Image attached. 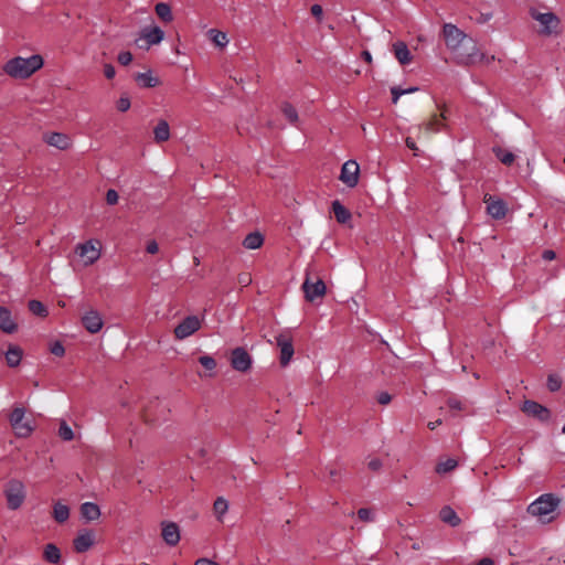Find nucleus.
Wrapping results in <instances>:
<instances>
[{"label": "nucleus", "instance_id": "58836bf2", "mask_svg": "<svg viewBox=\"0 0 565 565\" xmlns=\"http://www.w3.org/2000/svg\"><path fill=\"white\" fill-rule=\"evenodd\" d=\"M25 417V408L21 406H17L12 409L9 415V423L11 426H15V422L19 419H24Z\"/></svg>", "mask_w": 565, "mask_h": 565}, {"label": "nucleus", "instance_id": "c85d7f7f", "mask_svg": "<svg viewBox=\"0 0 565 565\" xmlns=\"http://www.w3.org/2000/svg\"><path fill=\"white\" fill-rule=\"evenodd\" d=\"M157 142L167 141L170 138V127L166 120H160L153 130Z\"/></svg>", "mask_w": 565, "mask_h": 565}, {"label": "nucleus", "instance_id": "680f3d73", "mask_svg": "<svg viewBox=\"0 0 565 565\" xmlns=\"http://www.w3.org/2000/svg\"><path fill=\"white\" fill-rule=\"evenodd\" d=\"M441 424V419H437L435 422H429L427 424V427L430 429V430H434L437 428V426H439Z\"/></svg>", "mask_w": 565, "mask_h": 565}, {"label": "nucleus", "instance_id": "dca6fc26", "mask_svg": "<svg viewBox=\"0 0 565 565\" xmlns=\"http://www.w3.org/2000/svg\"><path fill=\"white\" fill-rule=\"evenodd\" d=\"M0 330L8 334L18 330V324L12 319L11 311L4 306H0Z\"/></svg>", "mask_w": 565, "mask_h": 565}, {"label": "nucleus", "instance_id": "8fccbe9b", "mask_svg": "<svg viewBox=\"0 0 565 565\" xmlns=\"http://www.w3.org/2000/svg\"><path fill=\"white\" fill-rule=\"evenodd\" d=\"M392 103L397 104L398 99L404 95V89L401 86L391 87Z\"/></svg>", "mask_w": 565, "mask_h": 565}, {"label": "nucleus", "instance_id": "de8ad7c7", "mask_svg": "<svg viewBox=\"0 0 565 565\" xmlns=\"http://www.w3.org/2000/svg\"><path fill=\"white\" fill-rule=\"evenodd\" d=\"M119 200L118 192L114 189H109L106 192V202L109 205H115Z\"/></svg>", "mask_w": 565, "mask_h": 565}, {"label": "nucleus", "instance_id": "f704fd0d", "mask_svg": "<svg viewBox=\"0 0 565 565\" xmlns=\"http://www.w3.org/2000/svg\"><path fill=\"white\" fill-rule=\"evenodd\" d=\"M210 34H211V40L212 42L218 46V47H224L227 45L228 43V39H227V35L226 33L222 32V31H218V30H215V29H211L210 30Z\"/></svg>", "mask_w": 565, "mask_h": 565}, {"label": "nucleus", "instance_id": "09e8293b", "mask_svg": "<svg viewBox=\"0 0 565 565\" xmlns=\"http://www.w3.org/2000/svg\"><path fill=\"white\" fill-rule=\"evenodd\" d=\"M131 106L130 99L128 97L121 96L117 102V109L121 113L127 111Z\"/></svg>", "mask_w": 565, "mask_h": 565}, {"label": "nucleus", "instance_id": "2eb2a0df", "mask_svg": "<svg viewBox=\"0 0 565 565\" xmlns=\"http://www.w3.org/2000/svg\"><path fill=\"white\" fill-rule=\"evenodd\" d=\"M532 17L543 26L544 33H552L558 23V19L553 12H535Z\"/></svg>", "mask_w": 565, "mask_h": 565}, {"label": "nucleus", "instance_id": "423d86ee", "mask_svg": "<svg viewBox=\"0 0 565 565\" xmlns=\"http://www.w3.org/2000/svg\"><path fill=\"white\" fill-rule=\"evenodd\" d=\"M253 364L250 354L242 347H237L232 351L231 365L235 371L247 372Z\"/></svg>", "mask_w": 565, "mask_h": 565}, {"label": "nucleus", "instance_id": "f8f14e48", "mask_svg": "<svg viewBox=\"0 0 565 565\" xmlns=\"http://www.w3.org/2000/svg\"><path fill=\"white\" fill-rule=\"evenodd\" d=\"M82 324L89 333H97L102 330L104 321L97 310L90 309L82 317Z\"/></svg>", "mask_w": 565, "mask_h": 565}, {"label": "nucleus", "instance_id": "7c9ffc66", "mask_svg": "<svg viewBox=\"0 0 565 565\" xmlns=\"http://www.w3.org/2000/svg\"><path fill=\"white\" fill-rule=\"evenodd\" d=\"M53 518L58 523H64L70 518V508L66 504L56 502L53 507Z\"/></svg>", "mask_w": 565, "mask_h": 565}, {"label": "nucleus", "instance_id": "e433bc0d", "mask_svg": "<svg viewBox=\"0 0 565 565\" xmlns=\"http://www.w3.org/2000/svg\"><path fill=\"white\" fill-rule=\"evenodd\" d=\"M58 436L65 441H71L74 439V431L65 420H62L60 424Z\"/></svg>", "mask_w": 565, "mask_h": 565}, {"label": "nucleus", "instance_id": "f3484780", "mask_svg": "<svg viewBox=\"0 0 565 565\" xmlns=\"http://www.w3.org/2000/svg\"><path fill=\"white\" fill-rule=\"evenodd\" d=\"M141 36L147 41L148 45H156L163 41L164 31L160 26L153 25L145 28L141 32Z\"/></svg>", "mask_w": 565, "mask_h": 565}, {"label": "nucleus", "instance_id": "aec40b11", "mask_svg": "<svg viewBox=\"0 0 565 565\" xmlns=\"http://www.w3.org/2000/svg\"><path fill=\"white\" fill-rule=\"evenodd\" d=\"M439 518L444 523L452 527L459 526L461 523V519L450 505H445L441 508L439 511Z\"/></svg>", "mask_w": 565, "mask_h": 565}, {"label": "nucleus", "instance_id": "f03ea898", "mask_svg": "<svg viewBox=\"0 0 565 565\" xmlns=\"http://www.w3.org/2000/svg\"><path fill=\"white\" fill-rule=\"evenodd\" d=\"M3 494L7 500L8 509L15 511L23 504L26 498V489L21 480L12 478L6 483Z\"/></svg>", "mask_w": 565, "mask_h": 565}, {"label": "nucleus", "instance_id": "20e7f679", "mask_svg": "<svg viewBox=\"0 0 565 565\" xmlns=\"http://www.w3.org/2000/svg\"><path fill=\"white\" fill-rule=\"evenodd\" d=\"M521 409L526 415L532 416L544 424L548 423L552 418V413L546 406L532 399H525Z\"/></svg>", "mask_w": 565, "mask_h": 565}, {"label": "nucleus", "instance_id": "bf43d9fd", "mask_svg": "<svg viewBox=\"0 0 565 565\" xmlns=\"http://www.w3.org/2000/svg\"><path fill=\"white\" fill-rule=\"evenodd\" d=\"M362 58L367 62V63H371L372 62V54L370 51L367 50H364L361 54Z\"/></svg>", "mask_w": 565, "mask_h": 565}, {"label": "nucleus", "instance_id": "f257e3e1", "mask_svg": "<svg viewBox=\"0 0 565 565\" xmlns=\"http://www.w3.org/2000/svg\"><path fill=\"white\" fill-rule=\"evenodd\" d=\"M44 60L40 54L29 57L14 56L6 62L3 72L12 78L26 79L42 68Z\"/></svg>", "mask_w": 565, "mask_h": 565}, {"label": "nucleus", "instance_id": "79ce46f5", "mask_svg": "<svg viewBox=\"0 0 565 565\" xmlns=\"http://www.w3.org/2000/svg\"><path fill=\"white\" fill-rule=\"evenodd\" d=\"M444 127V117L440 115H435L431 120L429 121L428 128L431 131H439Z\"/></svg>", "mask_w": 565, "mask_h": 565}, {"label": "nucleus", "instance_id": "a878e982", "mask_svg": "<svg viewBox=\"0 0 565 565\" xmlns=\"http://www.w3.org/2000/svg\"><path fill=\"white\" fill-rule=\"evenodd\" d=\"M135 81L143 88H153L159 84V79L152 75L151 71L137 73Z\"/></svg>", "mask_w": 565, "mask_h": 565}, {"label": "nucleus", "instance_id": "1a4fd4ad", "mask_svg": "<svg viewBox=\"0 0 565 565\" xmlns=\"http://www.w3.org/2000/svg\"><path fill=\"white\" fill-rule=\"evenodd\" d=\"M302 290L306 299L308 301H313L317 298L324 296L327 292V286L322 279H317V281L312 282L309 277H307L302 284Z\"/></svg>", "mask_w": 565, "mask_h": 565}, {"label": "nucleus", "instance_id": "13d9d810", "mask_svg": "<svg viewBox=\"0 0 565 565\" xmlns=\"http://www.w3.org/2000/svg\"><path fill=\"white\" fill-rule=\"evenodd\" d=\"M543 259L553 260L556 257V253L552 249H545L542 254Z\"/></svg>", "mask_w": 565, "mask_h": 565}, {"label": "nucleus", "instance_id": "603ef678", "mask_svg": "<svg viewBox=\"0 0 565 565\" xmlns=\"http://www.w3.org/2000/svg\"><path fill=\"white\" fill-rule=\"evenodd\" d=\"M104 74H105V76H106L108 79L114 78V77H115V75H116V70H115L114 65H113V64H109V63L105 64V65H104Z\"/></svg>", "mask_w": 565, "mask_h": 565}, {"label": "nucleus", "instance_id": "4d7b16f0", "mask_svg": "<svg viewBox=\"0 0 565 565\" xmlns=\"http://www.w3.org/2000/svg\"><path fill=\"white\" fill-rule=\"evenodd\" d=\"M146 250L149 254H156L159 250L158 243L156 241H151L147 244Z\"/></svg>", "mask_w": 565, "mask_h": 565}, {"label": "nucleus", "instance_id": "7ed1b4c3", "mask_svg": "<svg viewBox=\"0 0 565 565\" xmlns=\"http://www.w3.org/2000/svg\"><path fill=\"white\" fill-rule=\"evenodd\" d=\"M561 503L559 498L554 493H544L531 502L527 512L533 516L544 518L554 512Z\"/></svg>", "mask_w": 565, "mask_h": 565}, {"label": "nucleus", "instance_id": "6ab92c4d", "mask_svg": "<svg viewBox=\"0 0 565 565\" xmlns=\"http://www.w3.org/2000/svg\"><path fill=\"white\" fill-rule=\"evenodd\" d=\"M331 211L333 212L337 222L340 224H345L352 217L351 212L338 199L332 201Z\"/></svg>", "mask_w": 565, "mask_h": 565}, {"label": "nucleus", "instance_id": "338daca9", "mask_svg": "<svg viewBox=\"0 0 565 565\" xmlns=\"http://www.w3.org/2000/svg\"><path fill=\"white\" fill-rule=\"evenodd\" d=\"M138 565H150V564L142 562V563H139Z\"/></svg>", "mask_w": 565, "mask_h": 565}, {"label": "nucleus", "instance_id": "e2e57ef3", "mask_svg": "<svg viewBox=\"0 0 565 565\" xmlns=\"http://www.w3.org/2000/svg\"><path fill=\"white\" fill-rule=\"evenodd\" d=\"M477 565H494V563L491 558L484 557Z\"/></svg>", "mask_w": 565, "mask_h": 565}, {"label": "nucleus", "instance_id": "4c0bfd02", "mask_svg": "<svg viewBox=\"0 0 565 565\" xmlns=\"http://www.w3.org/2000/svg\"><path fill=\"white\" fill-rule=\"evenodd\" d=\"M228 502L223 497H218L214 502V513L218 520L227 512Z\"/></svg>", "mask_w": 565, "mask_h": 565}, {"label": "nucleus", "instance_id": "4468645a", "mask_svg": "<svg viewBox=\"0 0 565 565\" xmlns=\"http://www.w3.org/2000/svg\"><path fill=\"white\" fill-rule=\"evenodd\" d=\"M487 213L494 220H502L508 213V204L502 199L486 200Z\"/></svg>", "mask_w": 565, "mask_h": 565}, {"label": "nucleus", "instance_id": "052dcab7", "mask_svg": "<svg viewBox=\"0 0 565 565\" xmlns=\"http://www.w3.org/2000/svg\"><path fill=\"white\" fill-rule=\"evenodd\" d=\"M403 89H404V95H408V94H413L415 92H418L419 87L418 86H409V87L403 88Z\"/></svg>", "mask_w": 565, "mask_h": 565}, {"label": "nucleus", "instance_id": "4be33fe9", "mask_svg": "<svg viewBox=\"0 0 565 565\" xmlns=\"http://www.w3.org/2000/svg\"><path fill=\"white\" fill-rule=\"evenodd\" d=\"M43 558L53 565H57L62 561V553L58 546L54 543H47L43 548Z\"/></svg>", "mask_w": 565, "mask_h": 565}, {"label": "nucleus", "instance_id": "412c9836", "mask_svg": "<svg viewBox=\"0 0 565 565\" xmlns=\"http://www.w3.org/2000/svg\"><path fill=\"white\" fill-rule=\"evenodd\" d=\"M393 49H394V55H395L396 60L402 65H407L412 62V58H413L412 53L404 42L398 41V42L394 43Z\"/></svg>", "mask_w": 565, "mask_h": 565}, {"label": "nucleus", "instance_id": "49530a36", "mask_svg": "<svg viewBox=\"0 0 565 565\" xmlns=\"http://www.w3.org/2000/svg\"><path fill=\"white\" fill-rule=\"evenodd\" d=\"M358 516L360 520L362 521H365V522H369V521H372L373 520V512L371 509H367V508H361L359 511H358Z\"/></svg>", "mask_w": 565, "mask_h": 565}, {"label": "nucleus", "instance_id": "3c124183", "mask_svg": "<svg viewBox=\"0 0 565 565\" xmlns=\"http://www.w3.org/2000/svg\"><path fill=\"white\" fill-rule=\"evenodd\" d=\"M376 399H377L379 404L387 405L391 403L392 396L388 392H381V393H379Z\"/></svg>", "mask_w": 565, "mask_h": 565}, {"label": "nucleus", "instance_id": "c03bdc74", "mask_svg": "<svg viewBox=\"0 0 565 565\" xmlns=\"http://www.w3.org/2000/svg\"><path fill=\"white\" fill-rule=\"evenodd\" d=\"M483 57L484 55L477 50L476 45H472V52L468 54L467 61L468 63H477Z\"/></svg>", "mask_w": 565, "mask_h": 565}, {"label": "nucleus", "instance_id": "5701e85b", "mask_svg": "<svg viewBox=\"0 0 565 565\" xmlns=\"http://www.w3.org/2000/svg\"><path fill=\"white\" fill-rule=\"evenodd\" d=\"M4 355L7 364L10 367H17L21 363L23 351L20 347L15 344H10Z\"/></svg>", "mask_w": 565, "mask_h": 565}, {"label": "nucleus", "instance_id": "393cba45", "mask_svg": "<svg viewBox=\"0 0 565 565\" xmlns=\"http://www.w3.org/2000/svg\"><path fill=\"white\" fill-rule=\"evenodd\" d=\"M78 254L87 257L88 263H94L99 257V250L93 245L92 241L85 242L78 246Z\"/></svg>", "mask_w": 565, "mask_h": 565}, {"label": "nucleus", "instance_id": "cd10ccee", "mask_svg": "<svg viewBox=\"0 0 565 565\" xmlns=\"http://www.w3.org/2000/svg\"><path fill=\"white\" fill-rule=\"evenodd\" d=\"M154 12L160 20L168 23L173 20L172 10L169 3L167 2H158L154 6Z\"/></svg>", "mask_w": 565, "mask_h": 565}, {"label": "nucleus", "instance_id": "864d4df0", "mask_svg": "<svg viewBox=\"0 0 565 565\" xmlns=\"http://www.w3.org/2000/svg\"><path fill=\"white\" fill-rule=\"evenodd\" d=\"M447 405L452 411H461L462 409V403L459 399L456 398H449L447 402Z\"/></svg>", "mask_w": 565, "mask_h": 565}, {"label": "nucleus", "instance_id": "473e14b6", "mask_svg": "<svg viewBox=\"0 0 565 565\" xmlns=\"http://www.w3.org/2000/svg\"><path fill=\"white\" fill-rule=\"evenodd\" d=\"M457 466H458V461L456 459L448 458L447 460L440 461L439 463H437L435 471L439 475H445V473H448V472L455 470Z\"/></svg>", "mask_w": 565, "mask_h": 565}, {"label": "nucleus", "instance_id": "c756f323", "mask_svg": "<svg viewBox=\"0 0 565 565\" xmlns=\"http://www.w3.org/2000/svg\"><path fill=\"white\" fill-rule=\"evenodd\" d=\"M18 437H28L34 430L31 422L28 419H19L15 422V426H12Z\"/></svg>", "mask_w": 565, "mask_h": 565}, {"label": "nucleus", "instance_id": "6e6552de", "mask_svg": "<svg viewBox=\"0 0 565 565\" xmlns=\"http://www.w3.org/2000/svg\"><path fill=\"white\" fill-rule=\"evenodd\" d=\"M443 33L445 36L446 45L451 50L458 49L466 38V34L452 23H445Z\"/></svg>", "mask_w": 565, "mask_h": 565}, {"label": "nucleus", "instance_id": "ddd939ff", "mask_svg": "<svg viewBox=\"0 0 565 565\" xmlns=\"http://www.w3.org/2000/svg\"><path fill=\"white\" fill-rule=\"evenodd\" d=\"M95 543V537L92 531L83 530L73 541L74 550L77 553L87 552Z\"/></svg>", "mask_w": 565, "mask_h": 565}, {"label": "nucleus", "instance_id": "0e129e2a", "mask_svg": "<svg viewBox=\"0 0 565 565\" xmlns=\"http://www.w3.org/2000/svg\"><path fill=\"white\" fill-rule=\"evenodd\" d=\"M406 145H407V147H408L409 149H412V150H416V149H417V148H416V145H415V141H414V140H412V139H409V138L406 140Z\"/></svg>", "mask_w": 565, "mask_h": 565}, {"label": "nucleus", "instance_id": "5fc2aeb1", "mask_svg": "<svg viewBox=\"0 0 565 565\" xmlns=\"http://www.w3.org/2000/svg\"><path fill=\"white\" fill-rule=\"evenodd\" d=\"M367 466H369V468H370L371 470H373V471H377V470H380V469L382 468L383 462H382V460H381V459H379V458H373V459H371V460L369 461Z\"/></svg>", "mask_w": 565, "mask_h": 565}, {"label": "nucleus", "instance_id": "bb28decb", "mask_svg": "<svg viewBox=\"0 0 565 565\" xmlns=\"http://www.w3.org/2000/svg\"><path fill=\"white\" fill-rule=\"evenodd\" d=\"M264 243V236L259 232H252L243 241V246L246 249H257Z\"/></svg>", "mask_w": 565, "mask_h": 565}, {"label": "nucleus", "instance_id": "37998d69", "mask_svg": "<svg viewBox=\"0 0 565 565\" xmlns=\"http://www.w3.org/2000/svg\"><path fill=\"white\" fill-rule=\"evenodd\" d=\"M50 352L55 356H63L65 354V348L61 341L56 340L50 344Z\"/></svg>", "mask_w": 565, "mask_h": 565}, {"label": "nucleus", "instance_id": "c9c22d12", "mask_svg": "<svg viewBox=\"0 0 565 565\" xmlns=\"http://www.w3.org/2000/svg\"><path fill=\"white\" fill-rule=\"evenodd\" d=\"M28 307L29 310L35 316L45 317L47 315L46 307L40 300H30Z\"/></svg>", "mask_w": 565, "mask_h": 565}, {"label": "nucleus", "instance_id": "a18cd8bd", "mask_svg": "<svg viewBox=\"0 0 565 565\" xmlns=\"http://www.w3.org/2000/svg\"><path fill=\"white\" fill-rule=\"evenodd\" d=\"M132 54L129 52V51H122L118 54V62L121 64V65H129L131 62H132Z\"/></svg>", "mask_w": 565, "mask_h": 565}, {"label": "nucleus", "instance_id": "72a5a7b5", "mask_svg": "<svg viewBox=\"0 0 565 565\" xmlns=\"http://www.w3.org/2000/svg\"><path fill=\"white\" fill-rule=\"evenodd\" d=\"M281 111L286 119L291 124L296 125L298 122V111L297 109L289 103H284L281 107Z\"/></svg>", "mask_w": 565, "mask_h": 565}, {"label": "nucleus", "instance_id": "ea45409f", "mask_svg": "<svg viewBox=\"0 0 565 565\" xmlns=\"http://www.w3.org/2000/svg\"><path fill=\"white\" fill-rule=\"evenodd\" d=\"M547 388L551 392H557L562 387V380L557 374H550L547 376Z\"/></svg>", "mask_w": 565, "mask_h": 565}, {"label": "nucleus", "instance_id": "a211bd4d", "mask_svg": "<svg viewBox=\"0 0 565 565\" xmlns=\"http://www.w3.org/2000/svg\"><path fill=\"white\" fill-rule=\"evenodd\" d=\"M44 140L47 145L55 147L60 150H65L70 147V138L62 132H51L45 135Z\"/></svg>", "mask_w": 565, "mask_h": 565}, {"label": "nucleus", "instance_id": "69168bd1", "mask_svg": "<svg viewBox=\"0 0 565 565\" xmlns=\"http://www.w3.org/2000/svg\"><path fill=\"white\" fill-rule=\"evenodd\" d=\"M492 18V13L482 14V21L487 22Z\"/></svg>", "mask_w": 565, "mask_h": 565}, {"label": "nucleus", "instance_id": "b1692460", "mask_svg": "<svg viewBox=\"0 0 565 565\" xmlns=\"http://www.w3.org/2000/svg\"><path fill=\"white\" fill-rule=\"evenodd\" d=\"M81 514L87 521H95L100 516V509L95 502H84L81 505Z\"/></svg>", "mask_w": 565, "mask_h": 565}, {"label": "nucleus", "instance_id": "0eeeda50", "mask_svg": "<svg viewBox=\"0 0 565 565\" xmlns=\"http://www.w3.org/2000/svg\"><path fill=\"white\" fill-rule=\"evenodd\" d=\"M200 320L196 316H188L174 329L177 339L183 340L200 329Z\"/></svg>", "mask_w": 565, "mask_h": 565}, {"label": "nucleus", "instance_id": "9b49d317", "mask_svg": "<svg viewBox=\"0 0 565 565\" xmlns=\"http://www.w3.org/2000/svg\"><path fill=\"white\" fill-rule=\"evenodd\" d=\"M161 536L167 545L175 546L181 539L179 525L173 521H162Z\"/></svg>", "mask_w": 565, "mask_h": 565}, {"label": "nucleus", "instance_id": "a19ab883", "mask_svg": "<svg viewBox=\"0 0 565 565\" xmlns=\"http://www.w3.org/2000/svg\"><path fill=\"white\" fill-rule=\"evenodd\" d=\"M199 362L207 371H213L216 367L215 359L209 354L201 355Z\"/></svg>", "mask_w": 565, "mask_h": 565}, {"label": "nucleus", "instance_id": "6e6d98bb", "mask_svg": "<svg viewBox=\"0 0 565 565\" xmlns=\"http://www.w3.org/2000/svg\"><path fill=\"white\" fill-rule=\"evenodd\" d=\"M311 14L317 18V19H321L322 18V14H323V10H322V7L320 4H313L311 7Z\"/></svg>", "mask_w": 565, "mask_h": 565}, {"label": "nucleus", "instance_id": "9d476101", "mask_svg": "<svg viewBox=\"0 0 565 565\" xmlns=\"http://www.w3.org/2000/svg\"><path fill=\"white\" fill-rule=\"evenodd\" d=\"M275 339L278 348L280 349V364L282 366H287L295 353L292 340L281 333L276 335Z\"/></svg>", "mask_w": 565, "mask_h": 565}, {"label": "nucleus", "instance_id": "39448f33", "mask_svg": "<svg viewBox=\"0 0 565 565\" xmlns=\"http://www.w3.org/2000/svg\"><path fill=\"white\" fill-rule=\"evenodd\" d=\"M360 166L355 160L345 161L340 171L339 180L348 188H354L359 182Z\"/></svg>", "mask_w": 565, "mask_h": 565}, {"label": "nucleus", "instance_id": "2f4dec72", "mask_svg": "<svg viewBox=\"0 0 565 565\" xmlns=\"http://www.w3.org/2000/svg\"><path fill=\"white\" fill-rule=\"evenodd\" d=\"M492 151H493L494 156L497 157V159L500 160V162H502L503 164L510 166L515 160L514 153H512L511 151L504 150L501 147H494L492 149Z\"/></svg>", "mask_w": 565, "mask_h": 565}]
</instances>
